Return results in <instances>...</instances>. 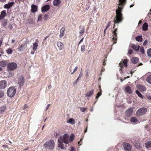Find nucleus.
<instances>
[{
    "label": "nucleus",
    "mask_w": 151,
    "mask_h": 151,
    "mask_svg": "<svg viewBox=\"0 0 151 151\" xmlns=\"http://www.w3.org/2000/svg\"><path fill=\"white\" fill-rule=\"evenodd\" d=\"M136 40L137 41L139 42H141L142 40V36H139L136 37Z\"/></svg>",
    "instance_id": "obj_36"
},
{
    "label": "nucleus",
    "mask_w": 151,
    "mask_h": 151,
    "mask_svg": "<svg viewBox=\"0 0 151 151\" xmlns=\"http://www.w3.org/2000/svg\"><path fill=\"white\" fill-rule=\"evenodd\" d=\"M84 32V27L82 26H80L79 27V34L80 35H82Z\"/></svg>",
    "instance_id": "obj_21"
},
{
    "label": "nucleus",
    "mask_w": 151,
    "mask_h": 151,
    "mask_svg": "<svg viewBox=\"0 0 151 151\" xmlns=\"http://www.w3.org/2000/svg\"><path fill=\"white\" fill-rule=\"evenodd\" d=\"M140 50L142 54H144L145 53V51L143 47H142L140 48Z\"/></svg>",
    "instance_id": "obj_47"
},
{
    "label": "nucleus",
    "mask_w": 151,
    "mask_h": 151,
    "mask_svg": "<svg viewBox=\"0 0 151 151\" xmlns=\"http://www.w3.org/2000/svg\"><path fill=\"white\" fill-rule=\"evenodd\" d=\"M128 61V60H127V59H124L123 61V64L126 67H127V64Z\"/></svg>",
    "instance_id": "obj_37"
},
{
    "label": "nucleus",
    "mask_w": 151,
    "mask_h": 151,
    "mask_svg": "<svg viewBox=\"0 0 151 151\" xmlns=\"http://www.w3.org/2000/svg\"><path fill=\"white\" fill-rule=\"evenodd\" d=\"M37 6L33 4L31 6V12L32 13H35L37 11Z\"/></svg>",
    "instance_id": "obj_18"
},
{
    "label": "nucleus",
    "mask_w": 151,
    "mask_h": 151,
    "mask_svg": "<svg viewBox=\"0 0 151 151\" xmlns=\"http://www.w3.org/2000/svg\"><path fill=\"white\" fill-rule=\"evenodd\" d=\"M86 74L85 75V76L86 77V78H88L89 76V74L88 73V71L87 70L86 71Z\"/></svg>",
    "instance_id": "obj_51"
},
{
    "label": "nucleus",
    "mask_w": 151,
    "mask_h": 151,
    "mask_svg": "<svg viewBox=\"0 0 151 151\" xmlns=\"http://www.w3.org/2000/svg\"><path fill=\"white\" fill-rule=\"evenodd\" d=\"M50 9V6L49 5H46L44 6L42 8V12H45L48 10Z\"/></svg>",
    "instance_id": "obj_13"
},
{
    "label": "nucleus",
    "mask_w": 151,
    "mask_h": 151,
    "mask_svg": "<svg viewBox=\"0 0 151 151\" xmlns=\"http://www.w3.org/2000/svg\"><path fill=\"white\" fill-rule=\"evenodd\" d=\"M78 80H77V79L76 80V81H74V82H73V84L74 85V84H76L77 83H78Z\"/></svg>",
    "instance_id": "obj_58"
},
{
    "label": "nucleus",
    "mask_w": 151,
    "mask_h": 151,
    "mask_svg": "<svg viewBox=\"0 0 151 151\" xmlns=\"http://www.w3.org/2000/svg\"><path fill=\"white\" fill-rule=\"evenodd\" d=\"M25 45L24 44H20L18 47V50L19 51H22L23 50H24L25 49V47H24V46Z\"/></svg>",
    "instance_id": "obj_19"
},
{
    "label": "nucleus",
    "mask_w": 151,
    "mask_h": 151,
    "mask_svg": "<svg viewBox=\"0 0 151 151\" xmlns=\"http://www.w3.org/2000/svg\"><path fill=\"white\" fill-rule=\"evenodd\" d=\"M125 91L127 93L130 94L132 93V91L130 88L129 86H127L125 88Z\"/></svg>",
    "instance_id": "obj_26"
},
{
    "label": "nucleus",
    "mask_w": 151,
    "mask_h": 151,
    "mask_svg": "<svg viewBox=\"0 0 151 151\" xmlns=\"http://www.w3.org/2000/svg\"><path fill=\"white\" fill-rule=\"evenodd\" d=\"M61 3V1L60 0H54L53 1V4L54 6H58Z\"/></svg>",
    "instance_id": "obj_24"
},
{
    "label": "nucleus",
    "mask_w": 151,
    "mask_h": 151,
    "mask_svg": "<svg viewBox=\"0 0 151 151\" xmlns=\"http://www.w3.org/2000/svg\"><path fill=\"white\" fill-rule=\"evenodd\" d=\"M123 147L125 150L127 151L130 150L132 148L131 146L128 143L124 144Z\"/></svg>",
    "instance_id": "obj_10"
},
{
    "label": "nucleus",
    "mask_w": 151,
    "mask_h": 151,
    "mask_svg": "<svg viewBox=\"0 0 151 151\" xmlns=\"http://www.w3.org/2000/svg\"><path fill=\"white\" fill-rule=\"evenodd\" d=\"M111 22H109L107 24L106 26L108 27H109L111 25Z\"/></svg>",
    "instance_id": "obj_57"
},
{
    "label": "nucleus",
    "mask_w": 151,
    "mask_h": 151,
    "mask_svg": "<svg viewBox=\"0 0 151 151\" xmlns=\"http://www.w3.org/2000/svg\"><path fill=\"white\" fill-rule=\"evenodd\" d=\"M67 122L73 125L75 124V120L73 118H70L67 120Z\"/></svg>",
    "instance_id": "obj_23"
},
{
    "label": "nucleus",
    "mask_w": 151,
    "mask_h": 151,
    "mask_svg": "<svg viewBox=\"0 0 151 151\" xmlns=\"http://www.w3.org/2000/svg\"><path fill=\"white\" fill-rule=\"evenodd\" d=\"M74 135L72 134L70 136L67 134V144L73 141L74 139Z\"/></svg>",
    "instance_id": "obj_9"
},
{
    "label": "nucleus",
    "mask_w": 151,
    "mask_h": 151,
    "mask_svg": "<svg viewBox=\"0 0 151 151\" xmlns=\"http://www.w3.org/2000/svg\"><path fill=\"white\" fill-rule=\"evenodd\" d=\"M6 109V107L3 106L0 108V113L2 114L4 113Z\"/></svg>",
    "instance_id": "obj_30"
},
{
    "label": "nucleus",
    "mask_w": 151,
    "mask_h": 151,
    "mask_svg": "<svg viewBox=\"0 0 151 151\" xmlns=\"http://www.w3.org/2000/svg\"><path fill=\"white\" fill-rule=\"evenodd\" d=\"M81 50L82 52L84 51L85 50V47L84 45H83L81 46Z\"/></svg>",
    "instance_id": "obj_44"
},
{
    "label": "nucleus",
    "mask_w": 151,
    "mask_h": 151,
    "mask_svg": "<svg viewBox=\"0 0 151 151\" xmlns=\"http://www.w3.org/2000/svg\"><path fill=\"white\" fill-rule=\"evenodd\" d=\"M6 0H0V1L4 3L6 2Z\"/></svg>",
    "instance_id": "obj_60"
},
{
    "label": "nucleus",
    "mask_w": 151,
    "mask_h": 151,
    "mask_svg": "<svg viewBox=\"0 0 151 151\" xmlns=\"http://www.w3.org/2000/svg\"><path fill=\"white\" fill-rule=\"evenodd\" d=\"M7 20L6 19H3L2 22V25L3 27L6 26L7 23Z\"/></svg>",
    "instance_id": "obj_34"
},
{
    "label": "nucleus",
    "mask_w": 151,
    "mask_h": 151,
    "mask_svg": "<svg viewBox=\"0 0 151 151\" xmlns=\"http://www.w3.org/2000/svg\"><path fill=\"white\" fill-rule=\"evenodd\" d=\"M93 92L94 91L93 90H92L90 91H88L86 94V96L87 97L90 96L93 94Z\"/></svg>",
    "instance_id": "obj_28"
},
{
    "label": "nucleus",
    "mask_w": 151,
    "mask_h": 151,
    "mask_svg": "<svg viewBox=\"0 0 151 151\" xmlns=\"http://www.w3.org/2000/svg\"><path fill=\"white\" fill-rule=\"evenodd\" d=\"M101 94H102V93H101V92H98L97 94V96H96V99H98L99 98V97L101 95Z\"/></svg>",
    "instance_id": "obj_45"
},
{
    "label": "nucleus",
    "mask_w": 151,
    "mask_h": 151,
    "mask_svg": "<svg viewBox=\"0 0 151 151\" xmlns=\"http://www.w3.org/2000/svg\"><path fill=\"white\" fill-rule=\"evenodd\" d=\"M4 95V92L1 90H0V98H2Z\"/></svg>",
    "instance_id": "obj_41"
},
{
    "label": "nucleus",
    "mask_w": 151,
    "mask_h": 151,
    "mask_svg": "<svg viewBox=\"0 0 151 151\" xmlns=\"http://www.w3.org/2000/svg\"><path fill=\"white\" fill-rule=\"evenodd\" d=\"M18 83L20 86H22L24 83V78L22 76H20L18 79Z\"/></svg>",
    "instance_id": "obj_7"
},
{
    "label": "nucleus",
    "mask_w": 151,
    "mask_h": 151,
    "mask_svg": "<svg viewBox=\"0 0 151 151\" xmlns=\"http://www.w3.org/2000/svg\"><path fill=\"white\" fill-rule=\"evenodd\" d=\"M135 92L139 97L142 98H143L142 95L140 93L139 91H136Z\"/></svg>",
    "instance_id": "obj_39"
},
{
    "label": "nucleus",
    "mask_w": 151,
    "mask_h": 151,
    "mask_svg": "<svg viewBox=\"0 0 151 151\" xmlns=\"http://www.w3.org/2000/svg\"><path fill=\"white\" fill-rule=\"evenodd\" d=\"M75 148L71 146L70 151H75Z\"/></svg>",
    "instance_id": "obj_53"
},
{
    "label": "nucleus",
    "mask_w": 151,
    "mask_h": 151,
    "mask_svg": "<svg viewBox=\"0 0 151 151\" xmlns=\"http://www.w3.org/2000/svg\"><path fill=\"white\" fill-rule=\"evenodd\" d=\"M48 18V15L47 14H46L44 15V17H43V19L44 20H46Z\"/></svg>",
    "instance_id": "obj_43"
},
{
    "label": "nucleus",
    "mask_w": 151,
    "mask_h": 151,
    "mask_svg": "<svg viewBox=\"0 0 151 151\" xmlns=\"http://www.w3.org/2000/svg\"><path fill=\"white\" fill-rule=\"evenodd\" d=\"M129 47H131L134 49V50L136 51H138L139 48V46L136 45L134 44L129 45Z\"/></svg>",
    "instance_id": "obj_15"
},
{
    "label": "nucleus",
    "mask_w": 151,
    "mask_h": 151,
    "mask_svg": "<svg viewBox=\"0 0 151 151\" xmlns=\"http://www.w3.org/2000/svg\"><path fill=\"white\" fill-rule=\"evenodd\" d=\"M130 47H129V48L128 50V53L130 54V55H131V54L133 52V50L131 49L130 48Z\"/></svg>",
    "instance_id": "obj_42"
},
{
    "label": "nucleus",
    "mask_w": 151,
    "mask_h": 151,
    "mask_svg": "<svg viewBox=\"0 0 151 151\" xmlns=\"http://www.w3.org/2000/svg\"><path fill=\"white\" fill-rule=\"evenodd\" d=\"M16 92V88L14 87H10L7 90V93L9 96L12 97L15 95Z\"/></svg>",
    "instance_id": "obj_4"
},
{
    "label": "nucleus",
    "mask_w": 151,
    "mask_h": 151,
    "mask_svg": "<svg viewBox=\"0 0 151 151\" xmlns=\"http://www.w3.org/2000/svg\"><path fill=\"white\" fill-rule=\"evenodd\" d=\"M147 81L150 84H151V76H150L147 77Z\"/></svg>",
    "instance_id": "obj_38"
},
{
    "label": "nucleus",
    "mask_w": 151,
    "mask_h": 151,
    "mask_svg": "<svg viewBox=\"0 0 151 151\" xmlns=\"http://www.w3.org/2000/svg\"><path fill=\"white\" fill-rule=\"evenodd\" d=\"M147 43V40H145V41L144 42H143V45H146Z\"/></svg>",
    "instance_id": "obj_56"
},
{
    "label": "nucleus",
    "mask_w": 151,
    "mask_h": 151,
    "mask_svg": "<svg viewBox=\"0 0 151 151\" xmlns=\"http://www.w3.org/2000/svg\"><path fill=\"white\" fill-rule=\"evenodd\" d=\"M83 76V74L82 73H80L79 76L77 78V80H78L80 77H81Z\"/></svg>",
    "instance_id": "obj_52"
},
{
    "label": "nucleus",
    "mask_w": 151,
    "mask_h": 151,
    "mask_svg": "<svg viewBox=\"0 0 151 151\" xmlns=\"http://www.w3.org/2000/svg\"><path fill=\"white\" fill-rule=\"evenodd\" d=\"M2 42H3V39L1 38L0 39V47L1 46V45L2 43Z\"/></svg>",
    "instance_id": "obj_55"
},
{
    "label": "nucleus",
    "mask_w": 151,
    "mask_h": 151,
    "mask_svg": "<svg viewBox=\"0 0 151 151\" xmlns=\"http://www.w3.org/2000/svg\"><path fill=\"white\" fill-rule=\"evenodd\" d=\"M126 0H119L118 5V9L116 10V19L114 21V24L119 23L122 20V14L121 12L123 7L125 5Z\"/></svg>",
    "instance_id": "obj_1"
},
{
    "label": "nucleus",
    "mask_w": 151,
    "mask_h": 151,
    "mask_svg": "<svg viewBox=\"0 0 151 151\" xmlns=\"http://www.w3.org/2000/svg\"><path fill=\"white\" fill-rule=\"evenodd\" d=\"M42 15L41 14L39 15L38 17V21H41V20H42Z\"/></svg>",
    "instance_id": "obj_46"
},
{
    "label": "nucleus",
    "mask_w": 151,
    "mask_h": 151,
    "mask_svg": "<svg viewBox=\"0 0 151 151\" xmlns=\"http://www.w3.org/2000/svg\"><path fill=\"white\" fill-rule=\"evenodd\" d=\"M38 45L37 42H35L33 43V50L34 51H35Z\"/></svg>",
    "instance_id": "obj_33"
},
{
    "label": "nucleus",
    "mask_w": 151,
    "mask_h": 151,
    "mask_svg": "<svg viewBox=\"0 0 151 151\" xmlns=\"http://www.w3.org/2000/svg\"><path fill=\"white\" fill-rule=\"evenodd\" d=\"M148 26L147 23H145L142 26V29L144 31H146L147 29Z\"/></svg>",
    "instance_id": "obj_32"
},
{
    "label": "nucleus",
    "mask_w": 151,
    "mask_h": 151,
    "mask_svg": "<svg viewBox=\"0 0 151 151\" xmlns=\"http://www.w3.org/2000/svg\"><path fill=\"white\" fill-rule=\"evenodd\" d=\"M130 121L132 123L134 124H137L139 122L137 119L135 117H132L130 119Z\"/></svg>",
    "instance_id": "obj_12"
},
{
    "label": "nucleus",
    "mask_w": 151,
    "mask_h": 151,
    "mask_svg": "<svg viewBox=\"0 0 151 151\" xmlns=\"http://www.w3.org/2000/svg\"><path fill=\"white\" fill-rule=\"evenodd\" d=\"M145 147L148 148L151 147V140H149L145 143Z\"/></svg>",
    "instance_id": "obj_31"
},
{
    "label": "nucleus",
    "mask_w": 151,
    "mask_h": 151,
    "mask_svg": "<svg viewBox=\"0 0 151 151\" xmlns=\"http://www.w3.org/2000/svg\"><path fill=\"white\" fill-rule=\"evenodd\" d=\"M65 30V27H63L60 30V37H62L64 35V31Z\"/></svg>",
    "instance_id": "obj_25"
},
{
    "label": "nucleus",
    "mask_w": 151,
    "mask_h": 151,
    "mask_svg": "<svg viewBox=\"0 0 151 151\" xmlns=\"http://www.w3.org/2000/svg\"><path fill=\"white\" fill-rule=\"evenodd\" d=\"M7 85V82L5 80L0 81V88L3 89L5 88Z\"/></svg>",
    "instance_id": "obj_8"
},
{
    "label": "nucleus",
    "mask_w": 151,
    "mask_h": 151,
    "mask_svg": "<svg viewBox=\"0 0 151 151\" xmlns=\"http://www.w3.org/2000/svg\"><path fill=\"white\" fill-rule=\"evenodd\" d=\"M6 53L8 54H12L13 52V50L11 48H9L6 50Z\"/></svg>",
    "instance_id": "obj_35"
},
{
    "label": "nucleus",
    "mask_w": 151,
    "mask_h": 151,
    "mask_svg": "<svg viewBox=\"0 0 151 151\" xmlns=\"http://www.w3.org/2000/svg\"><path fill=\"white\" fill-rule=\"evenodd\" d=\"M119 66L120 67V68H119V70H122V69L123 67V64H122L121 63H119Z\"/></svg>",
    "instance_id": "obj_49"
},
{
    "label": "nucleus",
    "mask_w": 151,
    "mask_h": 151,
    "mask_svg": "<svg viewBox=\"0 0 151 151\" xmlns=\"http://www.w3.org/2000/svg\"><path fill=\"white\" fill-rule=\"evenodd\" d=\"M103 65H105L106 64V63L105 62V60H104V61L103 62Z\"/></svg>",
    "instance_id": "obj_62"
},
{
    "label": "nucleus",
    "mask_w": 151,
    "mask_h": 151,
    "mask_svg": "<svg viewBox=\"0 0 151 151\" xmlns=\"http://www.w3.org/2000/svg\"><path fill=\"white\" fill-rule=\"evenodd\" d=\"M138 88L141 92L144 91L146 90V88L144 86L141 85L138 86Z\"/></svg>",
    "instance_id": "obj_29"
},
{
    "label": "nucleus",
    "mask_w": 151,
    "mask_h": 151,
    "mask_svg": "<svg viewBox=\"0 0 151 151\" xmlns=\"http://www.w3.org/2000/svg\"><path fill=\"white\" fill-rule=\"evenodd\" d=\"M48 37H49V36H46V37H45V38H44V40H45L47 39V38H48Z\"/></svg>",
    "instance_id": "obj_63"
},
{
    "label": "nucleus",
    "mask_w": 151,
    "mask_h": 151,
    "mask_svg": "<svg viewBox=\"0 0 151 151\" xmlns=\"http://www.w3.org/2000/svg\"><path fill=\"white\" fill-rule=\"evenodd\" d=\"M117 31V29H116L114 30L113 32V37L112 38V40H114V44H115L116 43V40L117 39L116 38V36H117V34L116 33V32Z\"/></svg>",
    "instance_id": "obj_11"
},
{
    "label": "nucleus",
    "mask_w": 151,
    "mask_h": 151,
    "mask_svg": "<svg viewBox=\"0 0 151 151\" xmlns=\"http://www.w3.org/2000/svg\"><path fill=\"white\" fill-rule=\"evenodd\" d=\"M52 88V86L51 85H50L48 86V88L49 89H50Z\"/></svg>",
    "instance_id": "obj_64"
},
{
    "label": "nucleus",
    "mask_w": 151,
    "mask_h": 151,
    "mask_svg": "<svg viewBox=\"0 0 151 151\" xmlns=\"http://www.w3.org/2000/svg\"><path fill=\"white\" fill-rule=\"evenodd\" d=\"M147 54L149 57H151V49H150L147 51Z\"/></svg>",
    "instance_id": "obj_40"
},
{
    "label": "nucleus",
    "mask_w": 151,
    "mask_h": 151,
    "mask_svg": "<svg viewBox=\"0 0 151 151\" xmlns=\"http://www.w3.org/2000/svg\"><path fill=\"white\" fill-rule=\"evenodd\" d=\"M86 108L82 107L80 108V110L81 111L84 112L86 110Z\"/></svg>",
    "instance_id": "obj_48"
},
{
    "label": "nucleus",
    "mask_w": 151,
    "mask_h": 151,
    "mask_svg": "<svg viewBox=\"0 0 151 151\" xmlns=\"http://www.w3.org/2000/svg\"><path fill=\"white\" fill-rule=\"evenodd\" d=\"M7 15L6 10H3L1 12L0 20L3 19Z\"/></svg>",
    "instance_id": "obj_16"
},
{
    "label": "nucleus",
    "mask_w": 151,
    "mask_h": 151,
    "mask_svg": "<svg viewBox=\"0 0 151 151\" xmlns=\"http://www.w3.org/2000/svg\"><path fill=\"white\" fill-rule=\"evenodd\" d=\"M57 45L59 48L60 50H61L63 47V44L60 42H58L57 43Z\"/></svg>",
    "instance_id": "obj_27"
},
{
    "label": "nucleus",
    "mask_w": 151,
    "mask_h": 151,
    "mask_svg": "<svg viewBox=\"0 0 151 151\" xmlns=\"http://www.w3.org/2000/svg\"><path fill=\"white\" fill-rule=\"evenodd\" d=\"M45 147L49 149H52L55 146V142L53 140H50L49 141H47L44 144Z\"/></svg>",
    "instance_id": "obj_3"
},
{
    "label": "nucleus",
    "mask_w": 151,
    "mask_h": 151,
    "mask_svg": "<svg viewBox=\"0 0 151 151\" xmlns=\"http://www.w3.org/2000/svg\"><path fill=\"white\" fill-rule=\"evenodd\" d=\"M83 38H82L80 40L79 44H80L83 41Z\"/></svg>",
    "instance_id": "obj_61"
},
{
    "label": "nucleus",
    "mask_w": 151,
    "mask_h": 151,
    "mask_svg": "<svg viewBox=\"0 0 151 151\" xmlns=\"http://www.w3.org/2000/svg\"><path fill=\"white\" fill-rule=\"evenodd\" d=\"M147 111V109L145 107L140 108L137 111L136 114L138 116H141L145 114Z\"/></svg>",
    "instance_id": "obj_6"
},
{
    "label": "nucleus",
    "mask_w": 151,
    "mask_h": 151,
    "mask_svg": "<svg viewBox=\"0 0 151 151\" xmlns=\"http://www.w3.org/2000/svg\"><path fill=\"white\" fill-rule=\"evenodd\" d=\"M139 59L136 57H133L131 60L132 63L134 64L138 62Z\"/></svg>",
    "instance_id": "obj_20"
},
{
    "label": "nucleus",
    "mask_w": 151,
    "mask_h": 151,
    "mask_svg": "<svg viewBox=\"0 0 151 151\" xmlns=\"http://www.w3.org/2000/svg\"><path fill=\"white\" fill-rule=\"evenodd\" d=\"M50 104H48L47 106V108H46V110L47 111L48 108H49V106H50Z\"/></svg>",
    "instance_id": "obj_59"
},
{
    "label": "nucleus",
    "mask_w": 151,
    "mask_h": 151,
    "mask_svg": "<svg viewBox=\"0 0 151 151\" xmlns=\"http://www.w3.org/2000/svg\"><path fill=\"white\" fill-rule=\"evenodd\" d=\"M17 67V64L14 62L9 63L7 64V69L9 71H13L16 69Z\"/></svg>",
    "instance_id": "obj_5"
},
{
    "label": "nucleus",
    "mask_w": 151,
    "mask_h": 151,
    "mask_svg": "<svg viewBox=\"0 0 151 151\" xmlns=\"http://www.w3.org/2000/svg\"><path fill=\"white\" fill-rule=\"evenodd\" d=\"M28 106L27 104H25L24 105L23 108V110L25 109L26 108H27L28 107Z\"/></svg>",
    "instance_id": "obj_54"
},
{
    "label": "nucleus",
    "mask_w": 151,
    "mask_h": 151,
    "mask_svg": "<svg viewBox=\"0 0 151 151\" xmlns=\"http://www.w3.org/2000/svg\"><path fill=\"white\" fill-rule=\"evenodd\" d=\"M63 142L66 144V134H65L63 137H61L58 139V147L63 149L64 147V145Z\"/></svg>",
    "instance_id": "obj_2"
},
{
    "label": "nucleus",
    "mask_w": 151,
    "mask_h": 151,
    "mask_svg": "<svg viewBox=\"0 0 151 151\" xmlns=\"http://www.w3.org/2000/svg\"><path fill=\"white\" fill-rule=\"evenodd\" d=\"M7 65V61L6 60L0 61V66L3 67H6Z\"/></svg>",
    "instance_id": "obj_22"
},
{
    "label": "nucleus",
    "mask_w": 151,
    "mask_h": 151,
    "mask_svg": "<svg viewBox=\"0 0 151 151\" xmlns=\"http://www.w3.org/2000/svg\"><path fill=\"white\" fill-rule=\"evenodd\" d=\"M133 113V110L132 109H128L126 111V114L127 116H129L132 115Z\"/></svg>",
    "instance_id": "obj_17"
},
{
    "label": "nucleus",
    "mask_w": 151,
    "mask_h": 151,
    "mask_svg": "<svg viewBox=\"0 0 151 151\" xmlns=\"http://www.w3.org/2000/svg\"><path fill=\"white\" fill-rule=\"evenodd\" d=\"M14 4V2L9 3L8 4H6L4 6V7L5 9H10Z\"/></svg>",
    "instance_id": "obj_14"
},
{
    "label": "nucleus",
    "mask_w": 151,
    "mask_h": 151,
    "mask_svg": "<svg viewBox=\"0 0 151 151\" xmlns=\"http://www.w3.org/2000/svg\"><path fill=\"white\" fill-rule=\"evenodd\" d=\"M77 69H78V67L77 66H76L75 68L74 69V71L71 73V74H73L74 73V72L76 71L77 70Z\"/></svg>",
    "instance_id": "obj_50"
}]
</instances>
